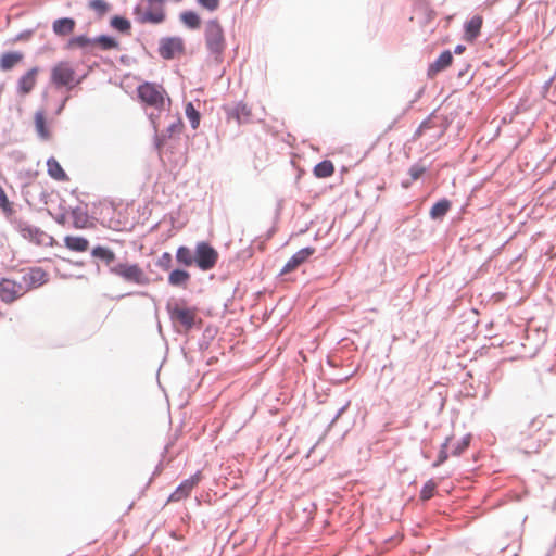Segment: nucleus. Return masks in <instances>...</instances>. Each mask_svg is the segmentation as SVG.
Wrapping results in <instances>:
<instances>
[{"label": "nucleus", "instance_id": "obj_1", "mask_svg": "<svg viewBox=\"0 0 556 556\" xmlns=\"http://www.w3.org/2000/svg\"><path fill=\"white\" fill-rule=\"evenodd\" d=\"M90 255L92 258L102 262L110 274L122 278L125 282L138 286H148L151 282V279L138 263L117 262L115 252L106 245H94Z\"/></svg>", "mask_w": 556, "mask_h": 556}, {"label": "nucleus", "instance_id": "obj_2", "mask_svg": "<svg viewBox=\"0 0 556 556\" xmlns=\"http://www.w3.org/2000/svg\"><path fill=\"white\" fill-rule=\"evenodd\" d=\"M165 309L174 331L178 334H188L194 329H201L203 326V319L197 315L198 307L187 305L185 299L168 300Z\"/></svg>", "mask_w": 556, "mask_h": 556}, {"label": "nucleus", "instance_id": "obj_3", "mask_svg": "<svg viewBox=\"0 0 556 556\" xmlns=\"http://www.w3.org/2000/svg\"><path fill=\"white\" fill-rule=\"evenodd\" d=\"M138 101L144 108H152L155 111H170L172 100L163 85L144 80L136 88Z\"/></svg>", "mask_w": 556, "mask_h": 556}, {"label": "nucleus", "instance_id": "obj_4", "mask_svg": "<svg viewBox=\"0 0 556 556\" xmlns=\"http://www.w3.org/2000/svg\"><path fill=\"white\" fill-rule=\"evenodd\" d=\"M204 41L207 52L217 64H220L224 61L227 42L225 30L218 18H211L205 23Z\"/></svg>", "mask_w": 556, "mask_h": 556}, {"label": "nucleus", "instance_id": "obj_5", "mask_svg": "<svg viewBox=\"0 0 556 556\" xmlns=\"http://www.w3.org/2000/svg\"><path fill=\"white\" fill-rule=\"evenodd\" d=\"M150 8L144 12L140 4H136L132 11L135 20L140 24L160 25L166 20V12L163 8L165 0H147Z\"/></svg>", "mask_w": 556, "mask_h": 556}, {"label": "nucleus", "instance_id": "obj_6", "mask_svg": "<svg viewBox=\"0 0 556 556\" xmlns=\"http://www.w3.org/2000/svg\"><path fill=\"white\" fill-rule=\"evenodd\" d=\"M195 267L201 271L213 269L218 260V251L206 240L198 241L194 247Z\"/></svg>", "mask_w": 556, "mask_h": 556}, {"label": "nucleus", "instance_id": "obj_7", "mask_svg": "<svg viewBox=\"0 0 556 556\" xmlns=\"http://www.w3.org/2000/svg\"><path fill=\"white\" fill-rule=\"evenodd\" d=\"M15 228L24 239L36 245L53 247L58 244L56 240L41 230L39 227L30 225L22 219L15 222Z\"/></svg>", "mask_w": 556, "mask_h": 556}, {"label": "nucleus", "instance_id": "obj_8", "mask_svg": "<svg viewBox=\"0 0 556 556\" xmlns=\"http://www.w3.org/2000/svg\"><path fill=\"white\" fill-rule=\"evenodd\" d=\"M74 73L75 70L67 61H60L51 68L50 80L56 88H65L71 91Z\"/></svg>", "mask_w": 556, "mask_h": 556}, {"label": "nucleus", "instance_id": "obj_9", "mask_svg": "<svg viewBox=\"0 0 556 556\" xmlns=\"http://www.w3.org/2000/svg\"><path fill=\"white\" fill-rule=\"evenodd\" d=\"M185 40L180 36H165L159 41L157 53L164 60H173L177 55L185 53Z\"/></svg>", "mask_w": 556, "mask_h": 556}, {"label": "nucleus", "instance_id": "obj_10", "mask_svg": "<svg viewBox=\"0 0 556 556\" xmlns=\"http://www.w3.org/2000/svg\"><path fill=\"white\" fill-rule=\"evenodd\" d=\"M25 292L26 291H24V285L22 280L18 282L7 277H2L0 279V300L3 303H13Z\"/></svg>", "mask_w": 556, "mask_h": 556}, {"label": "nucleus", "instance_id": "obj_11", "mask_svg": "<svg viewBox=\"0 0 556 556\" xmlns=\"http://www.w3.org/2000/svg\"><path fill=\"white\" fill-rule=\"evenodd\" d=\"M316 249L313 247H305L296 251L292 256L287 261L283 267L280 269L277 277H282L296 270L301 265L307 263L309 258L314 255Z\"/></svg>", "mask_w": 556, "mask_h": 556}, {"label": "nucleus", "instance_id": "obj_12", "mask_svg": "<svg viewBox=\"0 0 556 556\" xmlns=\"http://www.w3.org/2000/svg\"><path fill=\"white\" fill-rule=\"evenodd\" d=\"M202 478L201 471L198 470L195 473L190 476L188 479L182 480L176 489L167 497V503L179 502L189 496L193 488L200 482Z\"/></svg>", "mask_w": 556, "mask_h": 556}, {"label": "nucleus", "instance_id": "obj_13", "mask_svg": "<svg viewBox=\"0 0 556 556\" xmlns=\"http://www.w3.org/2000/svg\"><path fill=\"white\" fill-rule=\"evenodd\" d=\"M184 128V122L178 115L176 121L169 124L166 129L159 132V129L153 135V147L159 154L162 153L168 139L173 138L175 134H179Z\"/></svg>", "mask_w": 556, "mask_h": 556}, {"label": "nucleus", "instance_id": "obj_14", "mask_svg": "<svg viewBox=\"0 0 556 556\" xmlns=\"http://www.w3.org/2000/svg\"><path fill=\"white\" fill-rule=\"evenodd\" d=\"M49 281L48 273L41 267H31L28 273L22 276L24 291H30L42 287Z\"/></svg>", "mask_w": 556, "mask_h": 556}, {"label": "nucleus", "instance_id": "obj_15", "mask_svg": "<svg viewBox=\"0 0 556 556\" xmlns=\"http://www.w3.org/2000/svg\"><path fill=\"white\" fill-rule=\"evenodd\" d=\"M223 109L227 121L235 119L238 125L249 123L252 116L251 109L243 101H238L233 105H224Z\"/></svg>", "mask_w": 556, "mask_h": 556}, {"label": "nucleus", "instance_id": "obj_16", "mask_svg": "<svg viewBox=\"0 0 556 556\" xmlns=\"http://www.w3.org/2000/svg\"><path fill=\"white\" fill-rule=\"evenodd\" d=\"M453 52L450 49L443 50L438 58L429 63L427 68L428 78H434L439 73L444 72L453 64Z\"/></svg>", "mask_w": 556, "mask_h": 556}, {"label": "nucleus", "instance_id": "obj_17", "mask_svg": "<svg viewBox=\"0 0 556 556\" xmlns=\"http://www.w3.org/2000/svg\"><path fill=\"white\" fill-rule=\"evenodd\" d=\"M191 280L188 267L177 265L168 271L167 283L173 288L186 289Z\"/></svg>", "mask_w": 556, "mask_h": 556}, {"label": "nucleus", "instance_id": "obj_18", "mask_svg": "<svg viewBox=\"0 0 556 556\" xmlns=\"http://www.w3.org/2000/svg\"><path fill=\"white\" fill-rule=\"evenodd\" d=\"M39 67L34 66L22 75L17 80L16 92L21 96L29 94L36 85Z\"/></svg>", "mask_w": 556, "mask_h": 556}, {"label": "nucleus", "instance_id": "obj_19", "mask_svg": "<svg viewBox=\"0 0 556 556\" xmlns=\"http://www.w3.org/2000/svg\"><path fill=\"white\" fill-rule=\"evenodd\" d=\"M453 202L446 197L437 200L429 210V218L433 222H442L452 210Z\"/></svg>", "mask_w": 556, "mask_h": 556}, {"label": "nucleus", "instance_id": "obj_20", "mask_svg": "<svg viewBox=\"0 0 556 556\" xmlns=\"http://www.w3.org/2000/svg\"><path fill=\"white\" fill-rule=\"evenodd\" d=\"M175 262L177 265L188 268L195 266L194 249L185 244L179 245L175 252Z\"/></svg>", "mask_w": 556, "mask_h": 556}, {"label": "nucleus", "instance_id": "obj_21", "mask_svg": "<svg viewBox=\"0 0 556 556\" xmlns=\"http://www.w3.org/2000/svg\"><path fill=\"white\" fill-rule=\"evenodd\" d=\"M23 59L24 54L21 51H5L0 55V70L2 72L12 71Z\"/></svg>", "mask_w": 556, "mask_h": 556}, {"label": "nucleus", "instance_id": "obj_22", "mask_svg": "<svg viewBox=\"0 0 556 556\" xmlns=\"http://www.w3.org/2000/svg\"><path fill=\"white\" fill-rule=\"evenodd\" d=\"M92 43L97 45L98 48L102 51L121 49L119 40L115 36L109 34H100L96 37H92Z\"/></svg>", "mask_w": 556, "mask_h": 556}, {"label": "nucleus", "instance_id": "obj_23", "mask_svg": "<svg viewBox=\"0 0 556 556\" xmlns=\"http://www.w3.org/2000/svg\"><path fill=\"white\" fill-rule=\"evenodd\" d=\"M482 23L483 18L478 14L464 23V31L467 40L473 41L479 37Z\"/></svg>", "mask_w": 556, "mask_h": 556}, {"label": "nucleus", "instance_id": "obj_24", "mask_svg": "<svg viewBox=\"0 0 556 556\" xmlns=\"http://www.w3.org/2000/svg\"><path fill=\"white\" fill-rule=\"evenodd\" d=\"M76 21L73 17L64 16L53 21L52 30L56 36H66L74 31Z\"/></svg>", "mask_w": 556, "mask_h": 556}, {"label": "nucleus", "instance_id": "obj_25", "mask_svg": "<svg viewBox=\"0 0 556 556\" xmlns=\"http://www.w3.org/2000/svg\"><path fill=\"white\" fill-rule=\"evenodd\" d=\"M34 125L36 132L41 140H49L51 138L49 124L42 110H38L35 113Z\"/></svg>", "mask_w": 556, "mask_h": 556}, {"label": "nucleus", "instance_id": "obj_26", "mask_svg": "<svg viewBox=\"0 0 556 556\" xmlns=\"http://www.w3.org/2000/svg\"><path fill=\"white\" fill-rule=\"evenodd\" d=\"M180 23L190 30H198L201 27L202 20L194 10H185L179 13Z\"/></svg>", "mask_w": 556, "mask_h": 556}, {"label": "nucleus", "instance_id": "obj_27", "mask_svg": "<svg viewBox=\"0 0 556 556\" xmlns=\"http://www.w3.org/2000/svg\"><path fill=\"white\" fill-rule=\"evenodd\" d=\"M47 173L50 176V178L56 180V181H67L70 180L68 175L61 166L60 162L54 157L50 156L47 160Z\"/></svg>", "mask_w": 556, "mask_h": 556}, {"label": "nucleus", "instance_id": "obj_28", "mask_svg": "<svg viewBox=\"0 0 556 556\" xmlns=\"http://www.w3.org/2000/svg\"><path fill=\"white\" fill-rule=\"evenodd\" d=\"M64 245L73 252H85L89 249V240L83 236L67 235L64 237Z\"/></svg>", "mask_w": 556, "mask_h": 556}, {"label": "nucleus", "instance_id": "obj_29", "mask_svg": "<svg viewBox=\"0 0 556 556\" xmlns=\"http://www.w3.org/2000/svg\"><path fill=\"white\" fill-rule=\"evenodd\" d=\"M110 27L122 35H129L131 22L124 15L115 14L110 18Z\"/></svg>", "mask_w": 556, "mask_h": 556}, {"label": "nucleus", "instance_id": "obj_30", "mask_svg": "<svg viewBox=\"0 0 556 556\" xmlns=\"http://www.w3.org/2000/svg\"><path fill=\"white\" fill-rule=\"evenodd\" d=\"M217 334V328L212 324L207 325L202 333V337L198 341V349L201 352H204L210 349L212 341L215 339Z\"/></svg>", "mask_w": 556, "mask_h": 556}, {"label": "nucleus", "instance_id": "obj_31", "mask_svg": "<svg viewBox=\"0 0 556 556\" xmlns=\"http://www.w3.org/2000/svg\"><path fill=\"white\" fill-rule=\"evenodd\" d=\"M185 115L189 121L191 128L197 130L200 126L202 115L199 109L194 106L193 102L189 101L185 103Z\"/></svg>", "mask_w": 556, "mask_h": 556}, {"label": "nucleus", "instance_id": "obj_32", "mask_svg": "<svg viewBox=\"0 0 556 556\" xmlns=\"http://www.w3.org/2000/svg\"><path fill=\"white\" fill-rule=\"evenodd\" d=\"M334 173V165L330 160H323L318 162L314 168L313 174L316 178H328Z\"/></svg>", "mask_w": 556, "mask_h": 556}, {"label": "nucleus", "instance_id": "obj_33", "mask_svg": "<svg viewBox=\"0 0 556 556\" xmlns=\"http://www.w3.org/2000/svg\"><path fill=\"white\" fill-rule=\"evenodd\" d=\"M71 215L73 218V227L75 229H83L86 227V219L89 217L87 211H84L80 206L71 208Z\"/></svg>", "mask_w": 556, "mask_h": 556}, {"label": "nucleus", "instance_id": "obj_34", "mask_svg": "<svg viewBox=\"0 0 556 556\" xmlns=\"http://www.w3.org/2000/svg\"><path fill=\"white\" fill-rule=\"evenodd\" d=\"M92 43V38L88 37L86 34H80L73 36L66 43L67 49H72L74 47L80 48L83 50L88 49Z\"/></svg>", "mask_w": 556, "mask_h": 556}, {"label": "nucleus", "instance_id": "obj_35", "mask_svg": "<svg viewBox=\"0 0 556 556\" xmlns=\"http://www.w3.org/2000/svg\"><path fill=\"white\" fill-rule=\"evenodd\" d=\"M88 7L94 11L98 18L103 17L111 10V5L106 0H89Z\"/></svg>", "mask_w": 556, "mask_h": 556}, {"label": "nucleus", "instance_id": "obj_36", "mask_svg": "<svg viewBox=\"0 0 556 556\" xmlns=\"http://www.w3.org/2000/svg\"><path fill=\"white\" fill-rule=\"evenodd\" d=\"M174 260L175 255L173 256L172 253L165 251L155 261V266L168 273L174 267Z\"/></svg>", "mask_w": 556, "mask_h": 556}, {"label": "nucleus", "instance_id": "obj_37", "mask_svg": "<svg viewBox=\"0 0 556 556\" xmlns=\"http://www.w3.org/2000/svg\"><path fill=\"white\" fill-rule=\"evenodd\" d=\"M437 489V482L433 479H429L424 483L419 492V498L421 502H427L433 497Z\"/></svg>", "mask_w": 556, "mask_h": 556}, {"label": "nucleus", "instance_id": "obj_38", "mask_svg": "<svg viewBox=\"0 0 556 556\" xmlns=\"http://www.w3.org/2000/svg\"><path fill=\"white\" fill-rule=\"evenodd\" d=\"M452 438L447 437L444 442L440 445V450L437 456V459L432 463V467H440L443 465L448 458V445Z\"/></svg>", "mask_w": 556, "mask_h": 556}, {"label": "nucleus", "instance_id": "obj_39", "mask_svg": "<svg viewBox=\"0 0 556 556\" xmlns=\"http://www.w3.org/2000/svg\"><path fill=\"white\" fill-rule=\"evenodd\" d=\"M472 435L470 433L465 434L456 444L453 445L451 454L453 456H460L470 445Z\"/></svg>", "mask_w": 556, "mask_h": 556}, {"label": "nucleus", "instance_id": "obj_40", "mask_svg": "<svg viewBox=\"0 0 556 556\" xmlns=\"http://www.w3.org/2000/svg\"><path fill=\"white\" fill-rule=\"evenodd\" d=\"M429 169L428 166L421 165L419 162L414 163L408 168V175L412 180L416 181L418 180L425 173H427Z\"/></svg>", "mask_w": 556, "mask_h": 556}, {"label": "nucleus", "instance_id": "obj_41", "mask_svg": "<svg viewBox=\"0 0 556 556\" xmlns=\"http://www.w3.org/2000/svg\"><path fill=\"white\" fill-rule=\"evenodd\" d=\"M434 113H435V111L430 113V115H428L424 121H421V123L419 124V126L417 127V129L415 130V132L413 135V140H416V139L420 138L425 130H427L430 127H432V124H431L430 119L434 115Z\"/></svg>", "mask_w": 556, "mask_h": 556}, {"label": "nucleus", "instance_id": "obj_42", "mask_svg": "<svg viewBox=\"0 0 556 556\" xmlns=\"http://www.w3.org/2000/svg\"><path fill=\"white\" fill-rule=\"evenodd\" d=\"M197 4L208 12H215L220 7V0H195Z\"/></svg>", "mask_w": 556, "mask_h": 556}, {"label": "nucleus", "instance_id": "obj_43", "mask_svg": "<svg viewBox=\"0 0 556 556\" xmlns=\"http://www.w3.org/2000/svg\"><path fill=\"white\" fill-rule=\"evenodd\" d=\"M60 208L62 210V212L55 216L52 214L50 210H47V212L51 217H53L58 225L64 226L67 222V210L62 204H60Z\"/></svg>", "mask_w": 556, "mask_h": 556}, {"label": "nucleus", "instance_id": "obj_44", "mask_svg": "<svg viewBox=\"0 0 556 556\" xmlns=\"http://www.w3.org/2000/svg\"><path fill=\"white\" fill-rule=\"evenodd\" d=\"M351 404V401H346L345 404H343L338 410L337 413L334 414V416L332 417V419L330 420V422L328 424V429H330L331 427H333V425L337 422V420L346 412V409L349 408Z\"/></svg>", "mask_w": 556, "mask_h": 556}, {"label": "nucleus", "instance_id": "obj_45", "mask_svg": "<svg viewBox=\"0 0 556 556\" xmlns=\"http://www.w3.org/2000/svg\"><path fill=\"white\" fill-rule=\"evenodd\" d=\"M162 470H163V463L159 462V464L155 466V468H154L150 479L148 480V482L146 483V485L141 490V494L144 493V491L150 486V484L152 483L154 478L157 477L162 472Z\"/></svg>", "mask_w": 556, "mask_h": 556}, {"label": "nucleus", "instance_id": "obj_46", "mask_svg": "<svg viewBox=\"0 0 556 556\" xmlns=\"http://www.w3.org/2000/svg\"><path fill=\"white\" fill-rule=\"evenodd\" d=\"M132 295L144 296V298L151 299L152 301H155L154 296L151 295L147 291H131V292H127L125 294L118 295L117 299L119 300V299H123V298H126V296H132Z\"/></svg>", "mask_w": 556, "mask_h": 556}, {"label": "nucleus", "instance_id": "obj_47", "mask_svg": "<svg viewBox=\"0 0 556 556\" xmlns=\"http://www.w3.org/2000/svg\"><path fill=\"white\" fill-rule=\"evenodd\" d=\"M283 210V199H278L276 202L275 213H274V223L277 224L280 219V215Z\"/></svg>", "mask_w": 556, "mask_h": 556}, {"label": "nucleus", "instance_id": "obj_48", "mask_svg": "<svg viewBox=\"0 0 556 556\" xmlns=\"http://www.w3.org/2000/svg\"><path fill=\"white\" fill-rule=\"evenodd\" d=\"M0 210L7 217H10L15 212L13 208V203L10 202V200H8L5 204L0 205Z\"/></svg>", "mask_w": 556, "mask_h": 556}, {"label": "nucleus", "instance_id": "obj_49", "mask_svg": "<svg viewBox=\"0 0 556 556\" xmlns=\"http://www.w3.org/2000/svg\"><path fill=\"white\" fill-rule=\"evenodd\" d=\"M162 112H159L157 113H154V112H151L149 115H148V118L152 125V128L154 130V132L159 129V124H157V119L160 117Z\"/></svg>", "mask_w": 556, "mask_h": 556}, {"label": "nucleus", "instance_id": "obj_50", "mask_svg": "<svg viewBox=\"0 0 556 556\" xmlns=\"http://www.w3.org/2000/svg\"><path fill=\"white\" fill-rule=\"evenodd\" d=\"M70 99V96H65L59 103V105L56 106L55 111H54V114L55 115H61L62 112L64 111L65 106H66V103Z\"/></svg>", "mask_w": 556, "mask_h": 556}, {"label": "nucleus", "instance_id": "obj_51", "mask_svg": "<svg viewBox=\"0 0 556 556\" xmlns=\"http://www.w3.org/2000/svg\"><path fill=\"white\" fill-rule=\"evenodd\" d=\"M354 374H355V371H352L351 374H349V375H346V376H344V377H341V378L334 379V380L332 381V383H333L334 386H342V384L346 383V382H348V381L353 377V375H354Z\"/></svg>", "mask_w": 556, "mask_h": 556}, {"label": "nucleus", "instance_id": "obj_52", "mask_svg": "<svg viewBox=\"0 0 556 556\" xmlns=\"http://www.w3.org/2000/svg\"><path fill=\"white\" fill-rule=\"evenodd\" d=\"M86 77H87V74H83V75H80V76H77V75H76V72H75V73H74V81L72 83V90H73L76 86L80 85V84L85 80V78H86Z\"/></svg>", "mask_w": 556, "mask_h": 556}, {"label": "nucleus", "instance_id": "obj_53", "mask_svg": "<svg viewBox=\"0 0 556 556\" xmlns=\"http://www.w3.org/2000/svg\"><path fill=\"white\" fill-rule=\"evenodd\" d=\"M33 34H34L33 29H26L17 35L16 40L27 39V38L31 37Z\"/></svg>", "mask_w": 556, "mask_h": 556}, {"label": "nucleus", "instance_id": "obj_54", "mask_svg": "<svg viewBox=\"0 0 556 556\" xmlns=\"http://www.w3.org/2000/svg\"><path fill=\"white\" fill-rule=\"evenodd\" d=\"M469 67H470L469 64H465L463 68L458 70L457 77L460 79L465 78L468 73Z\"/></svg>", "mask_w": 556, "mask_h": 556}, {"label": "nucleus", "instance_id": "obj_55", "mask_svg": "<svg viewBox=\"0 0 556 556\" xmlns=\"http://www.w3.org/2000/svg\"><path fill=\"white\" fill-rule=\"evenodd\" d=\"M465 50H466V46L463 43H458L455 46L454 51H452V52H453V54L459 55V54L464 53Z\"/></svg>", "mask_w": 556, "mask_h": 556}, {"label": "nucleus", "instance_id": "obj_56", "mask_svg": "<svg viewBox=\"0 0 556 556\" xmlns=\"http://www.w3.org/2000/svg\"><path fill=\"white\" fill-rule=\"evenodd\" d=\"M9 200L3 187L0 185V205L5 204Z\"/></svg>", "mask_w": 556, "mask_h": 556}, {"label": "nucleus", "instance_id": "obj_57", "mask_svg": "<svg viewBox=\"0 0 556 556\" xmlns=\"http://www.w3.org/2000/svg\"><path fill=\"white\" fill-rule=\"evenodd\" d=\"M414 180H412V178H408V179H403L401 181V187L403 189H409L412 187V184H413Z\"/></svg>", "mask_w": 556, "mask_h": 556}, {"label": "nucleus", "instance_id": "obj_58", "mask_svg": "<svg viewBox=\"0 0 556 556\" xmlns=\"http://www.w3.org/2000/svg\"><path fill=\"white\" fill-rule=\"evenodd\" d=\"M62 260L65 262H68L70 264H72L74 266H78V267H83L85 265L84 261H72V260H66L64 257Z\"/></svg>", "mask_w": 556, "mask_h": 556}, {"label": "nucleus", "instance_id": "obj_59", "mask_svg": "<svg viewBox=\"0 0 556 556\" xmlns=\"http://www.w3.org/2000/svg\"><path fill=\"white\" fill-rule=\"evenodd\" d=\"M529 427H530V428H534V429L539 430V429H540V427H541V422H540L538 419L533 418V419L530 421Z\"/></svg>", "mask_w": 556, "mask_h": 556}, {"label": "nucleus", "instance_id": "obj_60", "mask_svg": "<svg viewBox=\"0 0 556 556\" xmlns=\"http://www.w3.org/2000/svg\"><path fill=\"white\" fill-rule=\"evenodd\" d=\"M555 76H556V72H555V74H554L551 78H548V79L544 83V85H543V89H544V90H547V89L552 86V83H553V80L555 79Z\"/></svg>", "mask_w": 556, "mask_h": 556}, {"label": "nucleus", "instance_id": "obj_61", "mask_svg": "<svg viewBox=\"0 0 556 556\" xmlns=\"http://www.w3.org/2000/svg\"><path fill=\"white\" fill-rule=\"evenodd\" d=\"M253 254V250L251 248L243 250L240 257H251Z\"/></svg>", "mask_w": 556, "mask_h": 556}, {"label": "nucleus", "instance_id": "obj_62", "mask_svg": "<svg viewBox=\"0 0 556 556\" xmlns=\"http://www.w3.org/2000/svg\"><path fill=\"white\" fill-rule=\"evenodd\" d=\"M422 93H424V88L419 89L415 93L414 98L410 101H414V103L417 102L421 98Z\"/></svg>", "mask_w": 556, "mask_h": 556}, {"label": "nucleus", "instance_id": "obj_63", "mask_svg": "<svg viewBox=\"0 0 556 556\" xmlns=\"http://www.w3.org/2000/svg\"><path fill=\"white\" fill-rule=\"evenodd\" d=\"M119 62L122 64H124V65H128L129 64V56L128 55H121Z\"/></svg>", "mask_w": 556, "mask_h": 556}, {"label": "nucleus", "instance_id": "obj_64", "mask_svg": "<svg viewBox=\"0 0 556 556\" xmlns=\"http://www.w3.org/2000/svg\"><path fill=\"white\" fill-rule=\"evenodd\" d=\"M414 101H409L408 104L403 110V114H407V112L413 108Z\"/></svg>", "mask_w": 556, "mask_h": 556}]
</instances>
